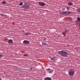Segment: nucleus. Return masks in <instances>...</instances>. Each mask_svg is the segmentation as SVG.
I'll use <instances>...</instances> for the list:
<instances>
[{
    "label": "nucleus",
    "mask_w": 80,
    "mask_h": 80,
    "mask_svg": "<svg viewBox=\"0 0 80 80\" xmlns=\"http://www.w3.org/2000/svg\"><path fill=\"white\" fill-rule=\"evenodd\" d=\"M47 70L48 71V72H49V73H53V70L50 69L49 68L47 69Z\"/></svg>",
    "instance_id": "6"
},
{
    "label": "nucleus",
    "mask_w": 80,
    "mask_h": 80,
    "mask_svg": "<svg viewBox=\"0 0 80 80\" xmlns=\"http://www.w3.org/2000/svg\"><path fill=\"white\" fill-rule=\"evenodd\" d=\"M2 57H3V56L1 54H0V59L1 58H2Z\"/></svg>",
    "instance_id": "19"
},
{
    "label": "nucleus",
    "mask_w": 80,
    "mask_h": 80,
    "mask_svg": "<svg viewBox=\"0 0 80 80\" xmlns=\"http://www.w3.org/2000/svg\"><path fill=\"white\" fill-rule=\"evenodd\" d=\"M51 60H52V61H54L55 60V57L52 58H51Z\"/></svg>",
    "instance_id": "13"
},
{
    "label": "nucleus",
    "mask_w": 80,
    "mask_h": 80,
    "mask_svg": "<svg viewBox=\"0 0 80 80\" xmlns=\"http://www.w3.org/2000/svg\"><path fill=\"white\" fill-rule=\"evenodd\" d=\"M30 33L29 32H26L25 33V35H30Z\"/></svg>",
    "instance_id": "15"
},
{
    "label": "nucleus",
    "mask_w": 80,
    "mask_h": 80,
    "mask_svg": "<svg viewBox=\"0 0 80 80\" xmlns=\"http://www.w3.org/2000/svg\"><path fill=\"white\" fill-rule=\"evenodd\" d=\"M23 2H21L19 5L20 6H21V5H23Z\"/></svg>",
    "instance_id": "17"
},
{
    "label": "nucleus",
    "mask_w": 80,
    "mask_h": 80,
    "mask_svg": "<svg viewBox=\"0 0 80 80\" xmlns=\"http://www.w3.org/2000/svg\"><path fill=\"white\" fill-rule=\"evenodd\" d=\"M69 19L70 20H72V18L70 17H69Z\"/></svg>",
    "instance_id": "22"
},
{
    "label": "nucleus",
    "mask_w": 80,
    "mask_h": 80,
    "mask_svg": "<svg viewBox=\"0 0 80 80\" xmlns=\"http://www.w3.org/2000/svg\"><path fill=\"white\" fill-rule=\"evenodd\" d=\"M78 21H80V17H78Z\"/></svg>",
    "instance_id": "18"
},
{
    "label": "nucleus",
    "mask_w": 80,
    "mask_h": 80,
    "mask_svg": "<svg viewBox=\"0 0 80 80\" xmlns=\"http://www.w3.org/2000/svg\"><path fill=\"white\" fill-rule=\"evenodd\" d=\"M22 8H29V5L28 4L24 5L22 6Z\"/></svg>",
    "instance_id": "3"
},
{
    "label": "nucleus",
    "mask_w": 80,
    "mask_h": 80,
    "mask_svg": "<svg viewBox=\"0 0 80 80\" xmlns=\"http://www.w3.org/2000/svg\"><path fill=\"white\" fill-rule=\"evenodd\" d=\"M67 12H68V14H69V13H70V12H69V11H67Z\"/></svg>",
    "instance_id": "21"
},
{
    "label": "nucleus",
    "mask_w": 80,
    "mask_h": 80,
    "mask_svg": "<svg viewBox=\"0 0 80 80\" xmlns=\"http://www.w3.org/2000/svg\"><path fill=\"white\" fill-rule=\"evenodd\" d=\"M0 80H2V79H1V78H0Z\"/></svg>",
    "instance_id": "26"
},
{
    "label": "nucleus",
    "mask_w": 80,
    "mask_h": 80,
    "mask_svg": "<svg viewBox=\"0 0 80 80\" xmlns=\"http://www.w3.org/2000/svg\"><path fill=\"white\" fill-rule=\"evenodd\" d=\"M58 53L63 57H67V52L63 51H59L58 52Z\"/></svg>",
    "instance_id": "1"
},
{
    "label": "nucleus",
    "mask_w": 80,
    "mask_h": 80,
    "mask_svg": "<svg viewBox=\"0 0 80 80\" xmlns=\"http://www.w3.org/2000/svg\"><path fill=\"white\" fill-rule=\"evenodd\" d=\"M2 3L3 4V5H5L6 4V3H7V2L5 1H3L2 2Z\"/></svg>",
    "instance_id": "10"
},
{
    "label": "nucleus",
    "mask_w": 80,
    "mask_h": 80,
    "mask_svg": "<svg viewBox=\"0 0 80 80\" xmlns=\"http://www.w3.org/2000/svg\"><path fill=\"white\" fill-rule=\"evenodd\" d=\"M65 10V8H62V10Z\"/></svg>",
    "instance_id": "23"
},
{
    "label": "nucleus",
    "mask_w": 80,
    "mask_h": 80,
    "mask_svg": "<svg viewBox=\"0 0 80 80\" xmlns=\"http://www.w3.org/2000/svg\"><path fill=\"white\" fill-rule=\"evenodd\" d=\"M77 10L78 12H79V13H80V8L77 9Z\"/></svg>",
    "instance_id": "16"
},
{
    "label": "nucleus",
    "mask_w": 80,
    "mask_h": 80,
    "mask_svg": "<svg viewBox=\"0 0 80 80\" xmlns=\"http://www.w3.org/2000/svg\"><path fill=\"white\" fill-rule=\"evenodd\" d=\"M54 37H55V35H54Z\"/></svg>",
    "instance_id": "28"
},
{
    "label": "nucleus",
    "mask_w": 80,
    "mask_h": 80,
    "mask_svg": "<svg viewBox=\"0 0 80 80\" xmlns=\"http://www.w3.org/2000/svg\"><path fill=\"white\" fill-rule=\"evenodd\" d=\"M12 42H13V40L12 39H9L8 41V42L9 43H12Z\"/></svg>",
    "instance_id": "8"
},
{
    "label": "nucleus",
    "mask_w": 80,
    "mask_h": 80,
    "mask_svg": "<svg viewBox=\"0 0 80 80\" xmlns=\"http://www.w3.org/2000/svg\"><path fill=\"white\" fill-rule=\"evenodd\" d=\"M29 43L30 42L27 40H25L23 41V43L24 44H26L27 45L28 44H29Z\"/></svg>",
    "instance_id": "4"
},
{
    "label": "nucleus",
    "mask_w": 80,
    "mask_h": 80,
    "mask_svg": "<svg viewBox=\"0 0 80 80\" xmlns=\"http://www.w3.org/2000/svg\"><path fill=\"white\" fill-rule=\"evenodd\" d=\"M68 9H69V8H67V10H68Z\"/></svg>",
    "instance_id": "25"
},
{
    "label": "nucleus",
    "mask_w": 80,
    "mask_h": 80,
    "mask_svg": "<svg viewBox=\"0 0 80 80\" xmlns=\"http://www.w3.org/2000/svg\"><path fill=\"white\" fill-rule=\"evenodd\" d=\"M52 80V78H48V77H47L44 80Z\"/></svg>",
    "instance_id": "7"
},
{
    "label": "nucleus",
    "mask_w": 80,
    "mask_h": 80,
    "mask_svg": "<svg viewBox=\"0 0 80 80\" xmlns=\"http://www.w3.org/2000/svg\"><path fill=\"white\" fill-rule=\"evenodd\" d=\"M42 45H47V42H42Z\"/></svg>",
    "instance_id": "9"
},
{
    "label": "nucleus",
    "mask_w": 80,
    "mask_h": 80,
    "mask_svg": "<svg viewBox=\"0 0 80 80\" xmlns=\"http://www.w3.org/2000/svg\"><path fill=\"white\" fill-rule=\"evenodd\" d=\"M68 75L70 76H73L75 73V70L74 69H69L68 70Z\"/></svg>",
    "instance_id": "2"
},
{
    "label": "nucleus",
    "mask_w": 80,
    "mask_h": 80,
    "mask_svg": "<svg viewBox=\"0 0 80 80\" xmlns=\"http://www.w3.org/2000/svg\"><path fill=\"white\" fill-rule=\"evenodd\" d=\"M68 13V12H67V11H65L62 12V14H65V15H67Z\"/></svg>",
    "instance_id": "14"
},
{
    "label": "nucleus",
    "mask_w": 80,
    "mask_h": 80,
    "mask_svg": "<svg viewBox=\"0 0 80 80\" xmlns=\"http://www.w3.org/2000/svg\"><path fill=\"white\" fill-rule=\"evenodd\" d=\"M2 16H4V14H2Z\"/></svg>",
    "instance_id": "24"
},
{
    "label": "nucleus",
    "mask_w": 80,
    "mask_h": 80,
    "mask_svg": "<svg viewBox=\"0 0 80 80\" xmlns=\"http://www.w3.org/2000/svg\"><path fill=\"white\" fill-rule=\"evenodd\" d=\"M79 26H80V24H79Z\"/></svg>",
    "instance_id": "27"
},
{
    "label": "nucleus",
    "mask_w": 80,
    "mask_h": 80,
    "mask_svg": "<svg viewBox=\"0 0 80 80\" xmlns=\"http://www.w3.org/2000/svg\"><path fill=\"white\" fill-rule=\"evenodd\" d=\"M39 5L40 6H43L45 5V3L42 2H38Z\"/></svg>",
    "instance_id": "5"
},
{
    "label": "nucleus",
    "mask_w": 80,
    "mask_h": 80,
    "mask_svg": "<svg viewBox=\"0 0 80 80\" xmlns=\"http://www.w3.org/2000/svg\"><path fill=\"white\" fill-rule=\"evenodd\" d=\"M68 5H73V3L72 2H69L68 3Z\"/></svg>",
    "instance_id": "11"
},
{
    "label": "nucleus",
    "mask_w": 80,
    "mask_h": 80,
    "mask_svg": "<svg viewBox=\"0 0 80 80\" xmlns=\"http://www.w3.org/2000/svg\"><path fill=\"white\" fill-rule=\"evenodd\" d=\"M24 56H25V57H26L27 56H28V55L27 54H24Z\"/></svg>",
    "instance_id": "20"
},
{
    "label": "nucleus",
    "mask_w": 80,
    "mask_h": 80,
    "mask_svg": "<svg viewBox=\"0 0 80 80\" xmlns=\"http://www.w3.org/2000/svg\"><path fill=\"white\" fill-rule=\"evenodd\" d=\"M67 32V31H66L65 32H63L62 33V35H64V36H65L66 35V33Z\"/></svg>",
    "instance_id": "12"
}]
</instances>
